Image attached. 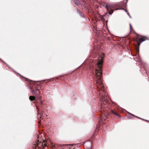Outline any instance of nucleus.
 I'll return each mask as SVG.
<instances>
[{
    "mask_svg": "<svg viewBox=\"0 0 149 149\" xmlns=\"http://www.w3.org/2000/svg\"><path fill=\"white\" fill-rule=\"evenodd\" d=\"M103 61L102 59H98L97 64L99 68V70H95V75L94 76V79L95 81L94 85L96 86L97 89L98 94L100 96V100L101 104V109L105 111V109L103 107L104 104H107V96L106 89L104 87L102 79V73L101 68Z\"/></svg>",
    "mask_w": 149,
    "mask_h": 149,
    "instance_id": "f257e3e1",
    "label": "nucleus"
},
{
    "mask_svg": "<svg viewBox=\"0 0 149 149\" xmlns=\"http://www.w3.org/2000/svg\"><path fill=\"white\" fill-rule=\"evenodd\" d=\"M30 89L31 91L33 94L35 95L39 100H40L41 97L39 96V95L40 93L39 89L36 88L35 89L32 88H30Z\"/></svg>",
    "mask_w": 149,
    "mask_h": 149,
    "instance_id": "f03ea898",
    "label": "nucleus"
},
{
    "mask_svg": "<svg viewBox=\"0 0 149 149\" xmlns=\"http://www.w3.org/2000/svg\"><path fill=\"white\" fill-rule=\"evenodd\" d=\"M117 5L114 4H106L105 8H106L107 11H108L109 9H111L116 7Z\"/></svg>",
    "mask_w": 149,
    "mask_h": 149,
    "instance_id": "7ed1b4c3",
    "label": "nucleus"
},
{
    "mask_svg": "<svg viewBox=\"0 0 149 149\" xmlns=\"http://www.w3.org/2000/svg\"><path fill=\"white\" fill-rule=\"evenodd\" d=\"M35 97L34 96H31L29 97V99L31 101H33L35 100Z\"/></svg>",
    "mask_w": 149,
    "mask_h": 149,
    "instance_id": "20e7f679",
    "label": "nucleus"
},
{
    "mask_svg": "<svg viewBox=\"0 0 149 149\" xmlns=\"http://www.w3.org/2000/svg\"><path fill=\"white\" fill-rule=\"evenodd\" d=\"M79 1H74V3L77 5L78 6L80 4Z\"/></svg>",
    "mask_w": 149,
    "mask_h": 149,
    "instance_id": "39448f33",
    "label": "nucleus"
},
{
    "mask_svg": "<svg viewBox=\"0 0 149 149\" xmlns=\"http://www.w3.org/2000/svg\"><path fill=\"white\" fill-rule=\"evenodd\" d=\"M89 144V147H91V142L90 141H89L87 142H86L84 143V145Z\"/></svg>",
    "mask_w": 149,
    "mask_h": 149,
    "instance_id": "423d86ee",
    "label": "nucleus"
},
{
    "mask_svg": "<svg viewBox=\"0 0 149 149\" xmlns=\"http://www.w3.org/2000/svg\"><path fill=\"white\" fill-rule=\"evenodd\" d=\"M111 112L113 113L114 114H115V115H116V116H119V115L117 113H116V112H114V111H113V110H111Z\"/></svg>",
    "mask_w": 149,
    "mask_h": 149,
    "instance_id": "0eeeda50",
    "label": "nucleus"
},
{
    "mask_svg": "<svg viewBox=\"0 0 149 149\" xmlns=\"http://www.w3.org/2000/svg\"><path fill=\"white\" fill-rule=\"evenodd\" d=\"M115 10H112L111 9H110V10L111 11V13H110L108 11H107V13H109V15H111L112 13H113L114 11Z\"/></svg>",
    "mask_w": 149,
    "mask_h": 149,
    "instance_id": "6e6552de",
    "label": "nucleus"
},
{
    "mask_svg": "<svg viewBox=\"0 0 149 149\" xmlns=\"http://www.w3.org/2000/svg\"><path fill=\"white\" fill-rule=\"evenodd\" d=\"M146 40L144 38H141L139 39V40L143 42Z\"/></svg>",
    "mask_w": 149,
    "mask_h": 149,
    "instance_id": "1a4fd4ad",
    "label": "nucleus"
},
{
    "mask_svg": "<svg viewBox=\"0 0 149 149\" xmlns=\"http://www.w3.org/2000/svg\"><path fill=\"white\" fill-rule=\"evenodd\" d=\"M38 116L37 117L38 119L40 118H41L42 117V115H40V114H39V113L38 112Z\"/></svg>",
    "mask_w": 149,
    "mask_h": 149,
    "instance_id": "9d476101",
    "label": "nucleus"
},
{
    "mask_svg": "<svg viewBox=\"0 0 149 149\" xmlns=\"http://www.w3.org/2000/svg\"><path fill=\"white\" fill-rule=\"evenodd\" d=\"M77 12L82 17L83 16V15L81 13V12L79 11H77Z\"/></svg>",
    "mask_w": 149,
    "mask_h": 149,
    "instance_id": "9b49d317",
    "label": "nucleus"
},
{
    "mask_svg": "<svg viewBox=\"0 0 149 149\" xmlns=\"http://www.w3.org/2000/svg\"><path fill=\"white\" fill-rule=\"evenodd\" d=\"M124 10L127 13V11L125 9H124L123 8H117L115 9L116 10Z\"/></svg>",
    "mask_w": 149,
    "mask_h": 149,
    "instance_id": "f8f14e48",
    "label": "nucleus"
},
{
    "mask_svg": "<svg viewBox=\"0 0 149 149\" xmlns=\"http://www.w3.org/2000/svg\"><path fill=\"white\" fill-rule=\"evenodd\" d=\"M129 113V114H130V115H132V116H135L134 115H133V114H132V113ZM135 117H137V118H140V119H142V120H144V119H143L141 118H139V117H137V116H135Z\"/></svg>",
    "mask_w": 149,
    "mask_h": 149,
    "instance_id": "ddd939ff",
    "label": "nucleus"
},
{
    "mask_svg": "<svg viewBox=\"0 0 149 149\" xmlns=\"http://www.w3.org/2000/svg\"><path fill=\"white\" fill-rule=\"evenodd\" d=\"M105 118H108V115H105Z\"/></svg>",
    "mask_w": 149,
    "mask_h": 149,
    "instance_id": "4468645a",
    "label": "nucleus"
},
{
    "mask_svg": "<svg viewBox=\"0 0 149 149\" xmlns=\"http://www.w3.org/2000/svg\"><path fill=\"white\" fill-rule=\"evenodd\" d=\"M40 101V104H42V102L41 100V98L40 99V100H39Z\"/></svg>",
    "mask_w": 149,
    "mask_h": 149,
    "instance_id": "2eb2a0df",
    "label": "nucleus"
},
{
    "mask_svg": "<svg viewBox=\"0 0 149 149\" xmlns=\"http://www.w3.org/2000/svg\"><path fill=\"white\" fill-rule=\"evenodd\" d=\"M130 30H131V29L132 28V27L131 25L130 24Z\"/></svg>",
    "mask_w": 149,
    "mask_h": 149,
    "instance_id": "dca6fc26",
    "label": "nucleus"
},
{
    "mask_svg": "<svg viewBox=\"0 0 149 149\" xmlns=\"http://www.w3.org/2000/svg\"><path fill=\"white\" fill-rule=\"evenodd\" d=\"M127 14L129 16V17L130 18H131V17L130 16V15L129 13H128V12H127Z\"/></svg>",
    "mask_w": 149,
    "mask_h": 149,
    "instance_id": "f3484780",
    "label": "nucleus"
},
{
    "mask_svg": "<svg viewBox=\"0 0 149 149\" xmlns=\"http://www.w3.org/2000/svg\"><path fill=\"white\" fill-rule=\"evenodd\" d=\"M103 6H106V4H104V5H102Z\"/></svg>",
    "mask_w": 149,
    "mask_h": 149,
    "instance_id": "a211bd4d",
    "label": "nucleus"
},
{
    "mask_svg": "<svg viewBox=\"0 0 149 149\" xmlns=\"http://www.w3.org/2000/svg\"><path fill=\"white\" fill-rule=\"evenodd\" d=\"M36 107L37 109H38V108L37 106H36Z\"/></svg>",
    "mask_w": 149,
    "mask_h": 149,
    "instance_id": "6ab92c4d",
    "label": "nucleus"
},
{
    "mask_svg": "<svg viewBox=\"0 0 149 149\" xmlns=\"http://www.w3.org/2000/svg\"><path fill=\"white\" fill-rule=\"evenodd\" d=\"M139 44L138 43V45L139 46Z\"/></svg>",
    "mask_w": 149,
    "mask_h": 149,
    "instance_id": "aec40b11",
    "label": "nucleus"
},
{
    "mask_svg": "<svg viewBox=\"0 0 149 149\" xmlns=\"http://www.w3.org/2000/svg\"><path fill=\"white\" fill-rule=\"evenodd\" d=\"M46 146V145H45V146Z\"/></svg>",
    "mask_w": 149,
    "mask_h": 149,
    "instance_id": "412c9836",
    "label": "nucleus"
}]
</instances>
